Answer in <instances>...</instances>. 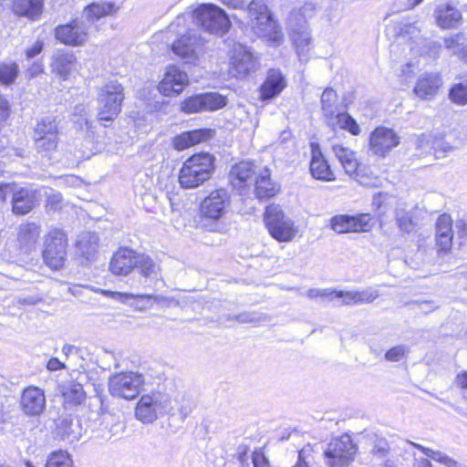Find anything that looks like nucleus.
<instances>
[{"label": "nucleus", "instance_id": "obj_1", "mask_svg": "<svg viewBox=\"0 0 467 467\" xmlns=\"http://www.w3.org/2000/svg\"><path fill=\"white\" fill-rule=\"evenodd\" d=\"M188 20L185 14L178 16L167 27V34L175 36L171 44L172 52L185 63L192 64L198 59L204 41L197 29L190 28Z\"/></svg>", "mask_w": 467, "mask_h": 467}, {"label": "nucleus", "instance_id": "obj_2", "mask_svg": "<svg viewBox=\"0 0 467 467\" xmlns=\"http://www.w3.org/2000/svg\"><path fill=\"white\" fill-rule=\"evenodd\" d=\"M215 158L208 152H201L189 157L179 173L182 188L194 189L208 181L215 169Z\"/></svg>", "mask_w": 467, "mask_h": 467}, {"label": "nucleus", "instance_id": "obj_3", "mask_svg": "<svg viewBox=\"0 0 467 467\" xmlns=\"http://www.w3.org/2000/svg\"><path fill=\"white\" fill-rule=\"evenodd\" d=\"M246 10L254 34L270 44L278 46L283 34L268 6L261 0H253L246 6Z\"/></svg>", "mask_w": 467, "mask_h": 467}, {"label": "nucleus", "instance_id": "obj_4", "mask_svg": "<svg viewBox=\"0 0 467 467\" xmlns=\"http://www.w3.org/2000/svg\"><path fill=\"white\" fill-rule=\"evenodd\" d=\"M124 88L117 80H109L99 88L97 118L112 122L120 113L124 100Z\"/></svg>", "mask_w": 467, "mask_h": 467}, {"label": "nucleus", "instance_id": "obj_5", "mask_svg": "<svg viewBox=\"0 0 467 467\" xmlns=\"http://www.w3.org/2000/svg\"><path fill=\"white\" fill-rule=\"evenodd\" d=\"M188 23H194L211 34L223 35L231 26L226 13L213 4H202L192 13L185 14Z\"/></svg>", "mask_w": 467, "mask_h": 467}, {"label": "nucleus", "instance_id": "obj_6", "mask_svg": "<svg viewBox=\"0 0 467 467\" xmlns=\"http://www.w3.org/2000/svg\"><path fill=\"white\" fill-rule=\"evenodd\" d=\"M171 410V397L161 391H151L140 397L135 410L137 420L144 424L155 421Z\"/></svg>", "mask_w": 467, "mask_h": 467}, {"label": "nucleus", "instance_id": "obj_7", "mask_svg": "<svg viewBox=\"0 0 467 467\" xmlns=\"http://www.w3.org/2000/svg\"><path fill=\"white\" fill-rule=\"evenodd\" d=\"M356 453V444L349 435L344 434L328 442L324 456L328 467H346L354 461Z\"/></svg>", "mask_w": 467, "mask_h": 467}, {"label": "nucleus", "instance_id": "obj_8", "mask_svg": "<svg viewBox=\"0 0 467 467\" xmlns=\"http://www.w3.org/2000/svg\"><path fill=\"white\" fill-rule=\"evenodd\" d=\"M265 223L270 235L279 242H289L296 235L293 221L285 215L279 205L266 207Z\"/></svg>", "mask_w": 467, "mask_h": 467}, {"label": "nucleus", "instance_id": "obj_9", "mask_svg": "<svg viewBox=\"0 0 467 467\" xmlns=\"http://www.w3.org/2000/svg\"><path fill=\"white\" fill-rule=\"evenodd\" d=\"M231 198L229 192L224 189H217L210 192L201 203L200 211L203 218L216 222L211 231L222 232L223 226L218 223L226 213L230 205Z\"/></svg>", "mask_w": 467, "mask_h": 467}, {"label": "nucleus", "instance_id": "obj_10", "mask_svg": "<svg viewBox=\"0 0 467 467\" xmlns=\"http://www.w3.org/2000/svg\"><path fill=\"white\" fill-rule=\"evenodd\" d=\"M67 238L60 229L51 230L45 240L43 258L52 269L61 268L67 260Z\"/></svg>", "mask_w": 467, "mask_h": 467}, {"label": "nucleus", "instance_id": "obj_11", "mask_svg": "<svg viewBox=\"0 0 467 467\" xmlns=\"http://www.w3.org/2000/svg\"><path fill=\"white\" fill-rule=\"evenodd\" d=\"M312 10L311 4H306L299 10L292 11L288 16V25L291 30V38L296 46L298 57L301 58L308 51L311 36L306 27V10Z\"/></svg>", "mask_w": 467, "mask_h": 467}, {"label": "nucleus", "instance_id": "obj_12", "mask_svg": "<svg viewBox=\"0 0 467 467\" xmlns=\"http://www.w3.org/2000/svg\"><path fill=\"white\" fill-rule=\"evenodd\" d=\"M144 383L142 375L135 372L118 373L109 380L111 396L125 400L136 398Z\"/></svg>", "mask_w": 467, "mask_h": 467}, {"label": "nucleus", "instance_id": "obj_13", "mask_svg": "<svg viewBox=\"0 0 467 467\" xmlns=\"http://www.w3.org/2000/svg\"><path fill=\"white\" fill-rule=\"evenodd\" d=\"M226 98L216 92H206L185 99L181 104V110L187 114L202 111H214L223 108Z\"/></svg>", "mask_w": 467, "mask_h": 467}, {"label": "nucleus", "instance_id": "obj_14", "mask_svg": "<svg viewBox=\"0 0 467 467\" xmlns=\"http://www.w3.org/2000/svg\"><path fill=\"white\" fill-rule=\"evenodd\" d=\"M256 67V59L247 47L241 44L234 46L229 67L230 73L234 77L244 78L251 72L255 71Z\"/></svg>", "mask_w": 467, "mask_h": 467}, {"label": "nucleus", "instance_id": "obj_15", "mask_svg": "<svg viewBox=\"0 0 467 467\" xmlns=\"http://www.w3.org/2000/svg\"><path fill=\"white\" fill-rule=\"evenodd\" d=\"M88 26L79 19H74L70 23L60 25L55 29V36L61 43L71 46H82L87 40Z\"/></svg>", "mask_w": 467, "mask_h": 467}, {"label": "nucleus", "instance_id": "obj_16", "mask_svg": "<svg viewBox=\"0 0 467 467\" xmlns=\"http://www.w3.org/2000/svg\"><path fill=\"white\" fill-rule=\"evenodd\" d=\"M400 143V137L392 130L386 127H378L370 134L369 150L379 157H385Z\"/></svg>", "mask_w": 467, "mask_h": 467}, {"label": "nucleus", "instance_id": "obj_17", "mask_svg": "<svg viewBox=\"0 0 467 467\" xmlns=\"http://www.w3.org/2000/svg\"><path fill=\"white\" fill-rule=\"evenodd\" d=\"M452 219L447 213L441 214L436 221L435 242L439 257L447 255L451 249L452 239Z\"/></svg>", "mask_w": 467, "mask_h": 467}, {"label": "nucleus", "instance_id": "obj_18", "mask_svg": "<svg viewBox=\"0 0 467 467\" xmlns=\"http://www.w3.org/2000/svg\"><path fill=\"white\" fill-rule=\"evenodd\" d=\"M138 254L128 247L119 248L112 255L109 262V271L114 275H128L136 267Z\"/></svg>", "mask_w": 467, "mask_h": 467}, {"label": "nucleus", "instance_id": "obj_19", "mask_svg": "<svg viewBox=\"0 0 467 467\" xmlns=\"http://www.w3.org/2000/svg\"><path fill=\"white\" fill-rule=\"evenodd\" d=\"M369 220L368 214L358 216L336 215L331 219V228L337 234L366 232L368 231Z\"/></svg>", "mask_w": 467, "mask_h": 467}, {"label": "nucleus", "instance_id": "obj_20", "mask_svg": "<svg viewBox=\"0 0 467 467\" xmlns=\"http://www.w3.org/2000/svg\"><path fill=\"white\" fill-rule=\"evenodd\" d=\"M188 82V76L184 71L180 70L176 66H171L160 83L159 89L164 96L178 95Z\"/></svg>", "mask_w": 467, "mask_h": 467}, {"label": "nucleus", "instance_id": "obj_21", "mask_svg": "<svg viewBox=\"0 0 467 467\" xmlns=\"http://www.w3.org/2000/svg\"><path fill=\"white\" fill-rule=\"evenodd\" d=\"M256 175V167L252 162L241 161L232 167L229 180L234 188L243 189L252 185Z\"/></svg>", "mask_w": 467, "mask_h": 467}, {"label": "nucleus", "instance_id": "obj_22", "mask_svg": "<svg viewBox=\"0 0 467 467\" xmlns=\"http://www.w3.org/2000/svg\"><path fill=\"white\" fill-rule=\"evenodd\" d=\"M286 86L285 78L279 69L268 70L265 82L260 87V98L270 100L277 97Z\"/></svg>", "mask_w": 467, "mask_h": 467}, {"label": "nucleus", "instance_id": "obj_23", "mask_svg": "<svg viewBox=\"0 0 467 467\" xmlns=\"http://www.w3.org/2000/svg\"><path fill=\"white\" fill-rule=\"evenodd\" d=\"M51 67L61 79L67 80L77 69V57L72 52L57 50L52 57Z\"/></svg>", "mask_w": 467, "mask_h": 467}, {"label": "nucleus", "instance_id": "obj_24", "mask_svg": "<svg viewBox=\"0 0 467 467\" xmlns=\"http://www.w3.org/2000/svg\"><path fill=\"white\" fill-rule=\"evenodd\" d=\"M441 84L442 80L438 73L426 72L419 77L413 91L421 99H431Z\"/></svg>", "mask_w": 467, "mask_h": 467}, {"label": "nucleus", "instance_id": "obj_25", "mask_svg": "<svg viewBox=\"0 0 467 467\" xmlns=\"http://www.w3.org/2000/svg\"><path fill=\"white\" fill-rule=\"evenodd\" d=\"M99 237L94 232H85L79 234L77 242V253L85 262L83 265L94 262L99 253Z\"/></svg>", "mask_w": 467, "mask_h": 467}, {"label": "nucleus", "instance_id": "obj_26", "mask_svg": "<svg viewBox=\"0 0 467 467\" xmlns=\"http://www.w3.org/2000/svg\"><path fill=\"white\" fill-rule=\"evenodd\" d=\"M214 135L211 129H198L182 132L173 139V147L178 150H186L198 143L207 141Z\"/></svg>", "mask_w": 467, "mask_h": 467}, {"label": "nucleus", "instance_id": "obj_27", "mask_svg": "<svg viewBox=\"0 0 467 467\" xmlns=\"http://www.w3.org/2000/svg\"><path fill=\"white\" fill-rule=\"evenodd\" d=\"M437 25L443 29L457 28L462 24L461 11L451 4H441L434 12Z\"/></svg>", "mask_w": 467, "mask_h": 467}, {"label": "nucleus", "instance_id": "obj_28", "mask_svg": "<svg viewBox=\"0 0 467 467\" xmlns=\"http://www.w3.org/2000/svg\"><path fill=\"white\" fill-rule=\"evenodd\" d=\"M311 175L320 181L332 182L336 180L335 174L327 161L324 158L321 151L317 150H312V158L310 161Z\"/></svg>", "mask_w": 467, "mask_h": 467}, {"label": "nucleus", "instance_id": "obj_29", "mask_svg": "<svg viewBox=\"0 0 467 467\" xmlns=\"http://www.w3.org/2000/svg\"><path fill=\"white\" fill-rule=\"evenodd\" d=\"M253 184L254 185V194L259 200L271 198L279 190L277 185L272 181L270 170L267 168H265L256 175Z\"/></svg>", "mask_w": 467, "mask_h": 467}, {"label": "nucleus", "instance_id": "obj_30", "mask_svg": "<svg viewBox=\"0 0 467 467\" xmlns=\"http://www.w3.org/2000/svg\"><path fill=\"white\" fill-rule=\"evenodd\" d=\"M56 434L61 440L72 443L81 437V428L78 420L71 416L60 418L57 422Z\"/></svg>", "mask_w": 467, "mask_h": 467}, {"label": "nucleus", "instance_id": "obj_31", "mask_svg": "<svg viewBox=\"0 0 467 467\" xmlns=\"http://www.w3.org/2000/svg\"><path fill=\"white\" fill-rule=\"evenodd\" d=\"M332 151L347 174L358 175V161L357 159V154L354 150L348 147H344L343 145L335 144L332 146Z\"/></svg>", "mask_w": 467, "mask_h": 467}, {"label": "nucleus", "instance_id": "obj_32", "mask_svg": "<svg viewBox=\"0 0 467 467\" xmlns=\"http://www.w3.org/2000/svg\"><path fill=\"white\" fill-rule=\"evenodd\" d=\"M320 102L321 110L327 123L341 111L338 104L337 94L332 88H327L323 91Z\"/></svg>", "mask_w": 467, "mask_h": 467}, {"label": "nucleus", "instance_id": "obj_33", "mask_svg": "<svg viewBox=\"0 0 467 467\" xmlns=\"http://www.w3.org/2000/svg\"><path fill=\"white\" fill-rule=\"evenodd\" d=\"M403 443L405 445H410V446H413L414 448H417L421 452H423L427 457L431 458V460H433L435 462H440L441 464L444 465L445 467H467L440 451H434L431 448L424 447L419 443H415V442L409 441H403Z\"/></svg>", "mask_w": 467, "mask_h": 467}, {"label": "nucleus", "instance_id": "obj_34", "mask_svg": "<svg viewBox=\"0 0 467 467\" xmlns=\"http://www.w3.org/2000/svg\"><path fill=\"white\" fill-rule=\"evenodd\" d=\"M118 10L119 6H117L114 3H92L85 8L84 16L88 21L95 22L103 16L117 13Z\"/></svg>", "mask_w": 467, "mask_h": 467}, {"label": "nucleus", "instance_id": "obj_35", "mask_svg": "<svg viewBox=\"0 0 467 467\" xmlns=\"http://www.w3.org/2000/svg\"><path fill=\"white\" fill-rule=\"evenodd\" d=\"M116 298L123 304L130 305L138 310H145L149 307V302L157 296L150 294H131V293H116Z\"/></svg>", "mask_w": 467, "mask_h": 467}, {"label": "nucleus", "instance_id": "obj_36", "mask_svg": "<svg viewBox=\"0 0 467 467\" xmlns=\"http://www.w3.org/2000/svg\"><path fill=\"white\" fill-rule=\"evenodd\" d=\"M327 124L333 130L339 128L348 130L352 135H358L360 132L359 126L356 119L348 113L343 111H340L337 116L332 118L331 120H328Z\"/></svg>", "mask_w": 467, "mask_h": 467}, {"label": "nucleus", "instance_id": "obj_37", "mask_svg": "<svg viewBox=\"0 0 467 467\" xmlns=\"http://www.w3.org/2000/svg\"><path fill=\"white\" fill-rule=\"evenodd\" d=\"M140 274L145 278H157L160 266L156 264L150 255L145 254H138L136 267Z\"/></svg>", "mask_w": 467, "mask_h": 467}, {"label": "nucleus", "instance_id": "obj_38", "mask_svg": "<svg viewBox=\"0 0 467 467\" xmlns=\"http://www.w3.org/2000/svg\"><path fill=\"white\" fill-rule=\"evenodd\" d=\"M395 222L400 231L405 234L412 233L418 224L414 213L405 209H398L396 211Z\"/></svg>", "mask_w": 467, "mask_h": 467}, {"label": "nucleus", "instance_id": "obj_39", "mask_svg": "<svg viewBox=\"0 0 467 467\" xmlns=\"http://www.w3.org/2000/svg\"><path fill=\"white\" fill-rule=\"evenodd\" d=\"M72 120L76 128L81 131L89 132L92 129V122L88 119V109L83 104H78L74 108Z\"/></svg>", "mask_w": 467, "mask_h": 467}, {"label": "nucleus", "instance_id": "obj_40", "mask_svg": "<svg viewBox=\"0 0 467 467\" xmlns=\"http://www.w3.org/2000/svg\"><path fill=\"white\" fill-rule=\"evenodd\" d=\"M39 198H45V206L48 213L60 208L62 196L59 192L52 189L39 187V191L36 192Z\"/></svg>", "mask_w": 467, "mask_h": 467}, {"label": "nucleus", "instance_id": "obj_41", "mask_svg": "<svg viewBox=\"0 0 467 467\" xmlns=\"http://www.w3.org/2000/svg\"><path fill=\"white\" fill-rule=\"evenodd\" d=\"M19 68L16 62L4 61L0 63V83L10 85L18 76Z\"/></svg>", "mask_w": 467, "mask_h": 467}, {"label": "nucleus", "instance_id": "obj_42", "mask_svg": "<svg viewBox=\"0 0 467 467\" xmlns=\"http://www.w3.org/2000/svg\"><path fill=\"white\" fill-rule=\"evenodd\" d=\"M45 467H74V463L67 451L58 450L50 453Z\"/></svg>", "mask_w": 467, "mask_h": 467}, {"label": "nucleus", "instance_id": "obj_43", "mask_svg": "<svg viewBox=\"0 0 467 467\" xmlns=\"http://www.w3.org/2000/svg\"><path fill=\"white\" fill-rule=\"evenodd\" d=\"M46 409V396L40 388L31 386V416H39Z\"/></svg>", "mask_w": 467, "mask_h": 467}, {"label": "nucleus", "instance_id": "obj_44", "mask_svg": "<svg viewBox=\"0 0 467 467\" xmlns=\"http://www.w3.org/2000/svg\"><path fill=\"white\" fill-rule=\"evenodd\" d=\"M49 133L57 136V126L51 117H45L37 122L34 130V137H49Z\"/></svg>", "mask_w": 467, "mask_h": 467}, {"label": "nucleus", "instance_id": "obj_45", "mask_svg": "<svg viewBox=\"0 0 467 467\" xmlns=\"http://www.w3.org/2000/svg\"><path fill=\"white\" fill-rule=\"evenodd\" d=\"M35 148L38 153L47 154L56 150L57 146V136L49 133V137H34Z\"/></svg>", "mask_w": 467, "mask_h": 467}, {"label": "nucleus", "instance_id": "obj_46", "mask_svg": "<svg viewBox=\"0 0 467 467\" xmlns=\"http://www.w3.org/2000/svg\"><path fill=\"white\" fill-rule=\"evenodd\" d=\"M66 399L75 404H80L85 400V391L81 384L70 383L63 392Z\"/></svg>", "mask_w": 467, "mask_h": 467}, {"label": "nucleus", "instance_id": "obj_47", "mask_svg": "<svg viewBox=\"0 0 467 467\" xmlns=\"http://www.w3.org/2000/svg\"><path fill=\"white\" fill-rule=\"evenodd\" d=\"M450 99L458 105L463 106L467 104V86L462 83L454 84L449 92Z\"/></svg>", "mask_w": 467, "mask_h": 467}, {"label": "nucleus", "instance_id": "obj_48", "mask_svg": "<svg viewBox=\"0 0 467 467\" xmlns=\"http://www.w3.org/2000/svg\"><path fill=\"white\" fill-rule=\"evenodd\" d=\"M389 451V442L385 438L376 436L373 441L371 453L374 458L385 459Z\"/></svg>", "mask_w": 467, "mask_h": 467}, {"label": "nucleus", "instance_id": "obj_49", "mask_svg": "<svg viewBox=\"0 0 467 467\" xmlns=\"http://www.w3.org/2000/svg\"><path fill=\"white\" fill-rule=\"evenodd\" d=\"M379 296V293L373 287L362 291H354L355 304L371 303Z\"/></svg>", "mask_w": 467, "mask_h": 467}, {"label": "nucleus", "instance_id": "obj_50", "mask_svg": "<svg viewBox=\"0 0 467 467\" xmlns=\"http://www.w3.org/2000/svg\"><path fill=\"white\" fill-rule=\"evenodd\" d=\"M409 351H410L409 347H407L405 345H398V346L391 348L385 353V358L388 361L399 362L405 357V355Z\"/></svg>", "mask_w": 467, "mask_h": 467}, {"label": "nucleus", "instance_id": "obj_51", "mask_svg": "<svg viewBox=\"0 0 467 467\" xmlns=\"http://www.w3.org/2000/svg\"><path fill=\"white\" fill-rule=\"evenodd\" d=\"M227 319L236 320L239 323H257L261 317L256 312H243L234 317L229 316Z\"/></svg>", "mask_w": 467, "mask_h": 467}, {"label": "nucleus", "instance_id": "obj_52", "mask_svg": "<svg viewBox=\"0 0 467 467\" xmlns=\"http://www.w3.org/2000/svg\"><path fill=\"white\" fill-rule=\"evenodd\" d=\"M15 14L20 16H29V0H13Z\"/></svg>", "mask_w": 467, "mask_h": 467}, {"label": "nucleus", "instance_id": "obj_53", "mask_svg": "<svg viewBox=\"0 0 467 467\" xmlns=\"http://www.w3.org/2000/svg\"><path fill=\"white\" fill-rule=\"evenodd\" d=\"M455 234L461 240L460 244L467 241V223L463 220H458L455 223Z\"/></svg>", "mask_w": 467, "mask_h": 467}, {"label": "nucleus", "instance_id": "obj_54", "mask_svg": "<svg viewBox=\"0 0 467 467\" xmlns=\"http://www.w3.org/2000/svg\"><path fill=\"white\" fill-rule=\"evenodd\" d=\"M410 304L418 306L419 310L423 314H429L439 308V305L433 301H412Z\"/></svg>", "mask_w": 467, "mask_h": 467}, {"label": "nucleus", "instance_id": "obj_55", "mask_svg": "<svg viewBox=\"0 0 467 467\" xmlns=\"http://www.w3.org/2000/svg\"><path fill=\"white\" fill-rule=\"evenodd\" d=\"M43 12V0H31V21L39 19Z\"/></svg>", "mask_w": 467, "mask_h": 467}, {"label": "nucleus", "instance_id": "obj_56", "mask_svg": "<svg viewBox=\"0 0 467 467\" xmlns=\"http://www.w3.org/2000/svg\"><path fill=\"white\" fill-rule=\"evenodd\" d=\"M337 298H342V305L345 306L355 304L354 291H338Z\"/></svg>", "mask_w": 467, "mask_h": 467}, {"label": "nucleus", "instance_id": "obj_57", "mask_svg": "<svg viewBox=\"0 0 467 467\" xmlns=\"http://www.w3.org/2000/svg\"><path fill=\"white\" fill-rule=\"evenodd\" d=\"M18 241L26 245L29 243V223H23L18 233Z\"/></svg>", "mask_w": 467, "mask_h": 467}, {"label": "nucleus", "instance_id": "obj_58", "mask_svg": "<svg viewBox=\"0 0 467 467\" xmlns=\"http://www.w3.org/2000/svg\"><path fill=\"white\" fill-rule=\"evenodd\" d=\"M452 55L458 57L459 59L467 64V45H456Z\"/></svg>", "mask_w": 467, "mask_h": 467}, {"label": "nucleus", "instance_id": "obj_59", "mask_svg": "<svg viewBox=\"0 0 467 467\" xmlns=\"http://www.w3.org/2000/svg\"><path fill=\"white\" fill-rule=\"evenodd\" d=\"M252 460L254 467H269L268 461L263 453H254Z\"/></svg>", "mask_w": 467, "mask_h": 467}, {"label": "nucleus", "instance_id": "obj_60", "mask_svg": "<svg viewBox=\"0 0 467 467\" xmlns=\"http://www.w3.org/2000/svg\"><path fill=\"white\" fill-rule=\"evenodd\" d=\"M66 368L65 363L61 362L57 358H50L47 363V368L50 371H57Z\"/></svg>", "mask_w": 467, "mask_h": 467}, {"label": "nucleus", "instance_id": "obj_61", "mask_svg": "<svg viewBox=\"0 0 467 467\" xmlns=\"http://www.w3.org/2000/svg\"><path fill=\"white\" fill-rule=\"evenodd\" d=\"M337 293H338V291L334 288H323L320 289L319 297L327 301H333L337 298Z\"/></svg>", "mask_w": 467, "mask_h": 467}, {"label": "nucleus", "instance_id": "obj_62", "mask_svg": "<svg viewBox=\"0 0 467 467\" xmlns=\"http://www.w3.org/2000/svg\"><path fill=\"white\" fill-rule=\"evenodd\" d=\"M224 5L233 9H244L245 2L244 0H219Z\"/></svg>", "mask_w": 467, "mask_h": 467}, {"label": "nucleus", "instance_id": "obj_63", "mask_svg": "<svg viewBox=\"0 0 467 467\" xmlns=\"http://www.w3.org/2000/svg\"><path fill=\"white\" fill-rule=\"evenodd\" d=\"M455 382L457 386L467 389V371H462L456 376Z\"/></svg>", "mask_w": 467, "mask_h": 467}, {"label": "nucleus", "instance_id": "obj_64", "mask_svg": "<svg viewBox=\"0 0 467 467\" xmlns=\"http://www.w3.org/2000/svg\"><path fill=\"white\" fill-rule=\"evenodd\" d=\"M306 449L303 448L298 451L297 462L293 467H309L305 458Z\"/></svg>", "mask_w": 467, "mask_h": 467}]
</instances>
